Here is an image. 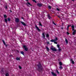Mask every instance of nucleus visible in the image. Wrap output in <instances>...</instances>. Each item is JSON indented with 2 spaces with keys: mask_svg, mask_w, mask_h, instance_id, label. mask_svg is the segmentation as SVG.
I'll list each match as a JSON object with an SVG mask.
<instances>
[{
  "mask_svg": "<svg viewBox=\"0 0 76 76\" xmlns=\"http://www.w3.org/2000/svg\"><path fill=\"white\" fill-rule=\"evenodd\" d=\"M39 25L40 26H42V24H41V22H39Z\"/></svg>",
  "mask_w": 76,
  "mask_h": 76,
  "instance_id": "30",
  "label": "nucleus"
},
{
  "mask_svg": "<svg viewBox=\"0 0 76 76\" xmlns=\"http://www.w3.org/2000/svg\"><path fill=\"white\" fill-rule=\"evenodd\" d=\"M56 73H57V74H58V75H59V74H60V73L59 72H58V70H56Z\"/></svg>",
  "mask_w": 76,
  "mask_h": 76,
  "instance_id": "26",
  "label": "nucleus"
},
{
  "mask_svg": "<svg viewBox=\"0 0 76 76\" xmlns=\"http://www.w3.org/2000/svg\"><path fill=\"white\" fill-rule=\"evenodd\" d=\"M67 31H69V29H67Z\"/></svg>",
  "mask_w": 76,
  "mask_h": 76,
  "instance_id": "57",
  "label": "nucleus"
},
{
  "mask_svg": "<svg viewBox=\"0 0 76 76\" xmlns=\"http://www.w3.org/2000/svg\"><path fill=\"white\" fill-rule=\"evenodd\" d=\"M19 67L20 69H22V67H21V66L20 65L19 66Z\"/></svg>",
  "mask_w": 76,
  "mask_h": 76,
  "instance_id": "34",
  "label": "nucleus"
},
{
  "mask_svg": "<svg viewBox=\"0 0 76 76\" xmlns=\"http://www.w3.org/2000/svg\"><path fill=\"white\" fill-rule=\"evenodd\" d=\"M4 20H5V22H6V23H7V19L5 18L4 19Z\"/></svg>",
  "mask_w": 76,
  "mask_h": 76,
  "instance_id": "14",
  "label": "nucleus"
},
{
  "mask_svg": "<svg viewBox=\"0 0 76 76\" xmlns=\"http://www.w3.org/2000/svg\"><path fill=\"white\" fill-rule=\"evenodd\" d=\"M51 47L52 48H50V49L51 50H52L53 51H57V49H56L54 48H53V46H52Z\"/></svg>",
  "mask_w": 76,
  "mask_h": 76,
  "instance_id": "3",
  "label": "nucleus"
},
{
  "mask_svg": "<svg viewBox=\"0 0 76 76\" xmlns=\"http://www.w3.org/2000/svg\"><path fill=\"white\" fill-rule=\"evenodd\" d=\"M6 47H7V45L6 44H5V45Z\"/></svg>",
  "mask_w": 76,
  "mask_h": 76,
  "instance_id": "42",
  "label": "nucleus"
},
{
  "mask_svg": "<svg viewBox=\"0 0 76 76\" xmlns=\"http://www.w3.org/2000/svg\"><path fill=\"white\" fill-rule=\"evenodd\" d=\"M35 27L36 28H37L38 32H40V31H41V30L40 29H39V28L38 27V26H37V25H35Z\"/></svg>",
  "mask_w": 76,
  "mask_h": 76,
  "instance_id": "4",
  "label": "nucleus"
},
{
  "mask_svg": "<svg viewBox=\"0 0 76 76\" xmlns=\"http://www.w3.org/2000/svg\"><path fill=\"white\" fill-rule=\"evenodd\" d=\"M71 61H72V64H75V62H74V61H73L72 59L71 58L70 60Z\"/></svg>",
  "mask_w": 76,
  "mask_h": 76,
  "instance_id": "11",
  "label": "nucleus"
},
{
  "mask_svg": "<svg viewBox=\"0 0 76 76\" xmlns=\"http://www.w3.org/2000/svg\"><path fill=\"white\" fill-rule=\"evenodd\" d=\"M10 20H11V19H10V18H8V21H9H9H10Z\"/></svg>",
  "mask_w": 76,
  "mask_h": 76,
  "instance_id": "22",
  "label": "nucleus"
},
{
  "mask_svg": "<svg viewBox=\"0 0 76 76\" xmlns=\"http://www.w3.org/2000/svg\"><path fill=\"white\" fill-rule=\"evenodd\" d=\"M72 28H75V27L74 26V25H72Z\"/></svg>",
  "mask_w": 76,
  "mask_h": 76,
  "instance_id": "33",
  "label": "nucleus"
},
{
  "mask_svg": "<svg viewBox=\"0 0 76 76\" xmlns=\"http://www.w3.org/2000/svg\"><path fill=\"white\" fill-rule=\"evenodd\" d=\"M20 23L23 25H24V26H26V24L24 23V22H23L22 21H20Z\"/></svg>",
  "mask_w": 76,
  "mask_h": 76,
  "instance_id": "9",
  "label": "nucleus"
},
{
  "mask_svg": "<svg viewBox=\"0 0 76 76\" xmlns=\"http://www.w3.org/2000/svg\"><path fill=\"white\" fill-rule=\"evenodd\" d=\"M64 25V23H62V26Z\"/></svg>",
  "mask_w": 76,
  "mask_h": 76,
  "instance_id": "53",
  "label": "nucleus"
},
{
  "mask_svg": "<svg viewBox=\"0 0 76 76\" xmlns=\"http://www.w3.org/2000/svg\"><path fill=\"white\" fill-rule=\"evenodd\" d=\"M58 18H61V17H59V16H58Z\"/></svg>",
  "mask_w": 76,
  "mask_h": 76,
  "instance_id": "50",
  "label": "nucleus"
},
{
  "mask_svg": "<svg viewBox=\"0 0 76 76\" xmlns=\"http://www.w3.org/2000/svg\"><path fill=\"white\" fill-rule=\"evenodd\" d=\"M20 53L21 54H23V56L25 55V54L24 53V52L23 51H21Z\"/></svg>",
  "mask_w": 76,
  "mask_h": 76,
  "instance_id": "13",
  "label": "nucleus"
},
{
  "mask_svg": "<svg viewBox=\"0 0 76 76\" xmlns=\"http://www.w3.org/2000/svg\"><path fill=\"white\" fill-rule=\"evenodd\" d=\"M56 9L57 10H58V11H60V10H59V9L58 8H57Z\"/></svg>",
  "mask_w": 76,
  "mask_h": 76,
  "instance_id": "40",
  "label": "nucleus"
},
{
  "mask_svg": "<svg viewBox=\"0 0 76 76\" xmlns=\"http://www.w3.org/2000/svg\"><path fill=\"white\" fill-rule=\"evenodd\" d=\"M49 42H47V44H49Z\"/></svg>",
  "mask_w": 76,
  "mask_h": 76,
  "instance_id": "48",
  "label": "nucleus"
},
{
  "mask_svg": "<svg viewBox=\"0 0 76 76\" xmlns=\"http://www.w3.org/2000/svg\"><path fill=\"white\" fill-rule=\"evenodd\" d=\"M76 30H74V31L72 32L73 35H75L76 34Z\"/></svg>",
  "mask_w": 76,
  "mask_h": 76,
  "instance_id": "12",
  "label": "nucleus"
},
{
  "mask_svg": "<svg viewBox=\"0 0 76 76\" xmlns=\"http://www.w3.org/2000/svg\"><path fill=\"white\" fill-rule=\"evenodd\" d=\"M65 42H66V45L68 44V40H67V39L66 38L65 39Z\"/></svg>",
  "mask_w": 76,
  "mask_h": 76,
  "instance_id": "16",
  "label": "nucleus"
},
{
  "mask_svg": "<svg viewBox=\"0 0 76 76\" xmlns=\"http://www.w3.org/2000/svg\"><path fill=\"white\" fill-rule=\"evenodd\" d=\"M75 12H76V11H75Z\"/></svg>",
  "mask_w": 76,
  "mask_h": 76,
  "instance_id": "59",
  "label": "nucleus"
},
{
  "mask_svg": "<svg viewBox=\"0 0 76 76\" xmlns=\"http://www.w3.org/2000/svg\"><path fill=\"white\" fill-rule=\"evenodd\" d=\"M27 4H28V5H30L31 6H32V4H31L29 2H28Z\"/></svg>",
  "mask_w": 76,
  "mask_h": 76,
  "instance_id": "21",
  "label": "nucleus"
},
{
  "mask_svg": "<svg viewBox=\"0 0 76 76\" xmlns=\"http://www.w3.org/2000/svg\"><path fill=\"white\" fill-rule=\"evenodd\" d=\"M66 33L67 34V35H69V33L68 32H66Z\"/></svg>",
  "mask_w": 76,
  "mask_h": 76,
  "instance_id": "44",
  "label": "nucleus"
},
{
  "mask_svg": "<svg viewBox=\"0 0 76 76\" xmlns=\"http://www.w3.org/2000/svg\"><path fill=\"white\" fill-rule=\"evenodd\" d=\"M26 0V1H28V0Z\"/></svg>",
  "mask_w": 76,
  "mask_h": 76,
  "instance_id": "58",
  "label": "nucleus"
},
{
  "mask_svg": "<svg viewBox=\"0 0 76 76\" xmlns=\"http://www.w3.org/2000/svg\"><path fill=\"white\" fill-rule=\"evenodd\" d=\"M10 12H12V10H10Z\"/></svg>",
  "mask_w": 76,
  "mask_h": 76,
  "instance_id": "51",
  "label": "nucleus"
},
{
  "mask_svg": "<svg viewBox=\"0 0 76 76\" xmlns=\"http://www.w3.org/2000/svg\"><path fill=\"white\" fill-rule=\"evenodd\" d=\"M52 23H53V24L54 25H56V23H54V22L53 21Z\"/></svg>",
  "mask_w": 76,
  "mask_h": 76,
  "instance_id": "35",
  "label": "nucleus"
},
{
  "mask_svg": "<svg viewBox=\"0 0 76 76\" xmlns=\"http://www.w3.org/2000/svg\"><path fill=\"white\" fill-rule=\"evenodd\" d=\"M4 8H5L6 9H7V4L5 3L4 5Z\"/></svg>",
  "mask_w": 76,
  "mask_h": 76,
  "instance_id": "7",
  "label": "nucleus"
},
{
  "mask_svg": "<svg viewBox=\"0 0 76 76\" xmlns=\"http://www.w3.org/2000/svg\"><path fill=\"white\" fill-rule=\"evenodd\" d=\"M46 48L48 50V51H49V48H48V47H46Z\"/></svg>",
  "mask_w": 76,
  "mask_h": 76,
  "instance_id": "28",
  "label": "nucleus"
},
{
  "mask_svg": "<svg viewBox=\"0 0 76 76\" xmlns=\"http://www.w3.org/2000/svg\"><path fill=\"white\" fill-rule=\"evenodd\" d=\"M74 29H75V28H72V31H74Z\"/></svg>",
  "mask_w": 76,
  "mask_h": 76,
  "instance_id": "47",
  "label": "nucleus"
},
{
  "mask_svg": "<svg viewBox=\"0 0 76 76\" xmlns=\"http://www.w3.org/2000/svg\"><path fill=\"white\" fill-rule=\"evenodd\" d=\"M5 75L6 76H9V73H6Z\"/></svg>",
  "mask_w": 76,
  "mask_h": 76,
  "instance_id": "32",
  "label": "nucleus"
},
{
  "mask_svg": "<svg viewBox=\"0 0 76 76\" xmlns=\"http://www.w3.org/2000/svg\"><path fill=\"white\" fill-rule=\"evenodd\" d=\"M69 26H71V25L68 26V27H69Z\"/></svg>",
  "mask_w": 76,
  "mask_h": 76,
  "instance_id": "46",
  "label": "nucleus"
},
{
  "mask_svg": "<svg viewBox=\"0 0 76 76\" xmlns=\"http://www.w3.org/2000/svg\"><path fill=\"white\" fill-rule=\"evenodd\" d=\"M21 18L22 19H23V20H24V18H23V17H22Z\"/></svg>",
  "mask_w": 76,
  "mask_h": 76,
  "instance_id": "45",
  "label": "nucleus"
},
{
  "mask_svg": "<svg viewBox=\"0 0 76 76\" xmlns=\"http://www.w3.org/2000/svg\"><path fill=\"white\" fill-rule=\"evenodd\" d=\"M9 56H10V57H12V56H13L12 55H10Z\"/></svg>",
  "mask_w": 76,
  "mask_h": 76,
  "instance_id": "49",
  "label": "nucleus"
},
{
  "mask_svg": "<svg viewBox=\"0 0 76 76\" xmlns=\"http://www.w3.org/2000/svg\"><path fill=\"white\" fill-rule=\"evenodd\" d=\"M71 1H72L73 2H75V0H71Z\"/></svg>",
  "mask_w": 76,
  "mask_h": 76,
  "instance_id": "43",
  "label": "nucleus"
},
{
  "mask_svg": "<svg viewBox=\"0 0 76 76\" xmlns=\"http://www.w3.org/2000/svg\"><path fill=\"white\" fill-rule=\"evenodd\" d=\"M42 38H43V39H45V36H42Z\"/></svg>",
  "mask_w": 76,
  "mask_h": 76,
  "instance_id": "27",
  "label": "nucleus"
},
{
  "mask_svg": "<svg viewBox=\"0 0 76 76\" xmlns=\"http://www.w3.org/2000/svg\"><path fill=\"white\" fill-rule=\"evenodd\" d=\"M37 70L39 72H42L43 71V67L42 64H41V62H39V64L37 65Z\"/></svg>",
  "mask_w": 76,
  "mask_h": 76,
  "instance_id": "1",
  "label": "nucleus"
},
{
  "mask_svg": "<svg viewBox=\"0 0 76 76\" xmlns=\"http://www.w3.org/2000/svg\"><path fill=\"white\" fill-rule=\"evenodd\" d=\"M46 37H47V38H49V34H46Z\"/></svg>",
  "mask_w": 76,
  "mask_h": 76,
  "instance_id": "20",
  "label": "nucleus"
},
{
  "mask_svg": "<svg viewBox=\"0 0 76 76\" xmlns=\"http://www.w3.org/2000/svg\"><path fill=\"white\" fill-rule=\"evenodd\" d=\"M61 29H64V28H61Z\"/></svg>",
  "mask_w": 76,
  "mask_h": 76,
  "instance_id": "52",
  "label": "nucleus"
},
{
  "mask_svg": "<svg viewBox=\"0 0 76 76\" xmlns=\"http://www.w3.org/2000/svg\"><path fill=\"white\" fill-rule=\"evenodd\" d=\"M4 18H7V15H4Z\"/></svg>",
  "mask_w": 76,
  "mask_h": 76,
  "instance_id": "29",
  "label": "nucleus"
},
{
  "mask_svg": "<svg viewBox=\"0 0 76 76\" xmlns=\"http://www.w3.org/2000/svg\"><path fill=\"white\" fill-rule=\"evenodd\" d=\"M59 69H60L61 70V69H63V67L61 66L59 67Z\"/></svg>",
  "mask_w": 76,
  "mask_h": 76,
  "instance_id": "25",
  "label": "nucleus"
},
{
  "mask_svg": "<svg viewBox=\"0 0 76 76\" xmlns=\"http://www.w3.org/2000/svg\"><path fill=\"white\" fill-rule=\"evenodd\" d=\"M26 4H27V6H28V7H29V5H28V4H27V3H26Z\"/></svg>",
  "mask_w": 76,
  "mask_h": 76,
  "instance_id": "41",
  "label": "nucleus"
},
{
  "mask_svg": "<svg viewBox=\"0 0 76 76\" xmlns=\"http://www.w3.org/2000/svg\"><path fill=\"white\" fill-rule=\"evenodd\" d=\"M69 27L68 26L67 27V29H69Z\"/></svg>",
  "mask_w": 76,
  "mask_h": 76,
  "instance_id": "54",
  "label": "nucleus"
},
{
  "mask_svg": "<svg viewBox=\"0 0 76 76\" xmlns=\"http://www.w3.org/2000/svg\"><path fill=\"white\" fill-rule=\"evenodd\" d=\"M55 41H57L58 40V38L57 37H55V39H54Z\"/></svg>",
  "mask_w": 76,
  "mask_h": 76,
  "instance_id": "17",
  "label": "nucleus"
},
{
  "mask_svg": "<svg viewBox=\"0 0 76 76\" xmlns=\"http://www.w3.org/2000/svg\"><path fill=\"white\" fill-rule=\"evenodd\" d=\"M16 59L17 60H20V58L17 57L16 58Z\"/></svg>",
  "mask_w": 76,
  "mask_h": 76,
  "instance_id": "23",
  "label": "nucleus"
},
{
  "mask_svg": "<svg viewBox=\"0 0 76 76\" xmlns=\"http://www.w3.org/2000/svg\"><path fill=\"white\" fill-rule=\"evenodd\" d=\"M51 74H52V75L54 76H57V74H55V73H54V72H51Z\"/></svg>",
  "mask_w": 76,
  "mask_h": 76,
  "instance_id": "10",
  "label": "nucleus"
},
{
  "mask_svg": "<svg viewBox=\"0 0 76 76\" xmlns=\"http://www.w3.org/2000/svg\"><path fill=\"white\" fill-rule=\"evenodd\" d=\"M32 0L33 1V2H34V3H36L37 1H36L35 0Z\"/></svg>",
  "mask_w": 76,
  "mask_h": 76,
  "instance_id": "31",
  "label": "nucleus"
},
{
  "mask_svg": "<svg viewBox=\"0 0 76 76\" xmlns=\"http://www.w3.org/2000/svg\"><path fill=\"white\" fill-rule=\"evenodd\" d=\"M48 8H49L50 9H51V6H49L48 7Z\"/></svg>",
  "mask_w": 76,
  "mask_h": 76,
  "instance_id": "36",
  "label": "nucleus"
},
{
  "mask_svg": "<svg viewBox=\"0 0 76 76\" xmlns=\"http://www.w3.org/2000/svg\"><path fill=\"white\" fill-rule=\"evenodd\" d=\"M59 64L60 66H62V65H63V64H62V63L61 62H60L59 63Z\"/></svg>",
  "mask_w": 76,
  "mask_h": 76,
  "instance_id": "18",
  "label": "nucleus"
},
{
  "mask_svg": "<svg viewBox=\"0 0 76 76\" xmlns=\"http://www.w3.org/2000/svg\"><path fill=\"white\" fill-rule=\"evenodd\" d=\"M42 31H44V29H42Z\"/></svg>",
  "mask_w": 76,
  "mask_h": 76,
  "instance_id": "56",
  "label": "nucleus"
},
{
  "mask_svg": "<svg viewBox=\"0 0 76 76\" xmlns=\"http://www.w3.org/2000/svg\"><path fill=\"white\" fill-rule=\"evenodd\" d=\"M54 44H57V42L56 41H54Z\"/></svg>",
  "mask_w": 76,
  "mask_h": 76,
  "instance_id": "37",
  "label": "nucleus"
},
{
  "mask_svg": "<svg viewBox=\"0 0 76 76\" xmlns=\"http://www.w3.org/2000/svg\"><path fill=\"white\" fill-rule=\"evenodd\" d=\"M1 72H4V71H3V69H1Z\"/></svg>",
  "mask_w": 76,
  "mask_h": 76,
  "instance_id": "39",
  "label": "nucleus"
},
{
  "mask_svg": "<svg viewBox=\"0 0 76 76\" xmlns=\"http://www.w3.org/2000/svg\"><path fill=\"white\" fill-rule=\"evenodd\" d=\"M37 5L39 7H41L42 6V4L39 3L37 4Z\"/></svg>",
  "mask_w": 76,
  "mask_h": 76,
  "instance_id": "6",
  "label": "nucleus"
},
{
  "mask_svg": "<svg viewBox=\"0 0 76 76\" xmlns=\"http://www.w3.org/2000/svg\"><path fill=\"white\" fill-rule=\"evenodd\" d=\"M60 45L58 44L57 45V47L58 48V50L59 51H61V49L60 48H61V47H60Z\"/></svg>",
  "mask_w": 76,
  "mask_h": 76,
  "instance_id": "8",
  "label": "nucleus"
},
{
  "mask_svg": "<svg viewBox=\"0 0 76 76\" xmlns=\"http://www.w3.org/2000/svg\"><path fill=\"white\" fill-rule=\"evenodd\" d=\"M15 20L16 23H18L19 22V19L18 18H16L15 19Z\"/></svg>",
  "mask_w": 76,
  "mask_h": 76,
  "instance_id": "5",
  "label": "nucleus"
},
{
  "mask_svg": "<svg viewBox=\"0 0 76 76\" xmlns=\"http://www.w3.org/2000/svg\"><path fill=\"white\" fill-rule=\"evenodd\" d=\"M51 11H52V12H53V13H54V12H53V11L51 10Z\"/></svg>",
  "mask_w": 76,
  "mask_h": 76,
  "instance_id": "55",
  "label": "nucleus"
},
{
  "mask_svg": "<svg viewBox=\"0 0 76 76\" xmlns=\"http://www.w3.org/2000/svg\"><path fill=\"white\" fill-rule=\"evenodd\" d=\"M42 35H43V36H45V34H44V33H43L42 34Z\"/></svg>",
  "mask_w": 76,
  "mask_h": 76,
  "instance_id": "38",
  "label": "nucleus"
},
{
  "mask_svg": "<svg viewBox=\"0 0 76 76\" xmlns=\"http://www.w3.org/2000/svg\"><path fill=\"white\" fill-rule=\"evenodd\" d=\"M48 19H51V17H50V15L48 14Z\"/></svg>",
  "mask_w": 76,
  "mask_h": 76,
  "instance_id": "15",
  "label": "nucleus"
},
{
  "mask_svg": "<svg viewBox=\"0 0 76 76\" xmlns=\"http://www.w3.org/2000/svg\"><path fill=\"white\" fill-rule=\"evenodd\" d=\"M2 42H3V43L4 44V45H6V43H5V42L3 40H2Z\"/></svg>",
  "mask_w": 76,
  "mask_h": 76,
  "instance_id": "19",
  "label": "nucleus"
},
{
  "mask_svg": "<svg viewBox=\"0 0 76 76\" xmlns=\"http://www.w3.org/2000/svg\"><path fill=\"white\" fill-rule=\"evenodd\" d=\"M50 41L51 42H54V41H55L54 40V39H52L50 40Z\"/></svg>",
  "mask_w": 76,
  "mask_h": 76,
  "instance_id": "24",
  "label": "nucleus"
},
{
  "mask_svg": "<svg viewBox=\"0 0 76 76\" xmlns=\"http://www.w3.org/2000/svg\"><path fill=\"white\" fill-rule=\"evenodd\" d=\"M23 47L25 49V51H28V49L27 48V46H26L25 45H23Z\"/></svg>",
  "mask_w": 76,
  "mask_h": 76,
  "instance_id": "2",
  "label": "nucleus"
}]
</instances>
